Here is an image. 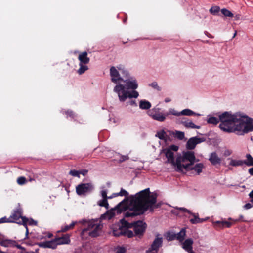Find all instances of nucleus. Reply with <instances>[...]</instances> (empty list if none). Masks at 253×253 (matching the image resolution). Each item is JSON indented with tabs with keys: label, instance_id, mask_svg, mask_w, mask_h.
<instances>
[{
	"label": "nucleus",
	"instance_id": "nucleus-57",
	"mask_svg": "<svg viewBox=\"0 0 253 253\" xmlns=\"http://www.w3.org/2000/svg\"><path fill=\"white\" fill-rule=\"evenodd\" d=\"M26 253H37L34 252V251H28V252H27Z\"/></svg>",
	"mask_w": 253,
	"mask_h": 253
},
{
	"label": "nucleus",
	"instance_id": "nucleus-23",
	"mask_svg": "<svg viewBox=\"0 0 253 253\" xmlns=\"http://www.w3.org/2000/svg\"><path fill=\"white\" fill-rule=\"evenodd\" d=\"M186 232L185 229H181L179 232L176 234V239L179 241L180 243L182 242L184 240L185 237L186 236Z\"/></svg>",
	"mask_w": 253,
	"mask_h": 253
},
{
	"label": "nucleus",
	"instance_id": "nucleus-45",
	"mask_svg": "<svg viewBox=\"0 0 253 253\" xmlns=\"http://www.w3.org/2000/svg\"><path fill=\"white\" fill-rule=\"evenodd\" d=\"M107 194V190H102L101 191V195L103 198H108Z\"/></svg>",
	"mask_w": 253,
	"mask_h": 253
},
{
	"label": "nucleus",
	"instance_id": "nucleus-7",
	"mask_svg": "<svg viewBox=\"0 0 253 253\" xmlns=\"http://www.w3.org/2000/svg\"><path fill=\"white\" fill-rule=\"evenodd\" d=\"M161 109L158 107H154L148 112V115L154 120L163 122L165 120L166 117L169 115L168 113L163 114L161 111Z\"/></svg>",
	"mask_w": 253,
	"mask_h": 253
},
{
	"label": "nucleus",
	"instance_id": "nucleus-6",
	"mask_svg": "<svg viewBox=\"0 0 253 253\" xmlns=\"http://www.w3.org/2000/svg\"><path fill=\"white\" fill-rule=\"evenodd\" d=\"M94 189V185L91 183H81L77 185L76 191L78 195H85L86 194L91 192Z\"/></svg>",
	"mask_w": 253,
	"mask_h": 253
},
{
	"label": "nucleus",
	"instance_id": "nucleus-46",
	"mask_svg": "<svg viewBox=\"0 0 253 253\" xmlns=\"http://www.w3.org/2000/svg\"><path fill=\"white\" fill-rule=\"evenodd\" d=\"M128 159H129V157L127 155L122 156L119 161L122 162L125 161L126 160H128Z\"/></svg>",
	"mask_w": 253,
	"mask_h": 253
},
{
	"label": "nucleus",
	"instance_id": "nucleus-20",
	"mask_svg": "<svg viewBox=\"0 0 253 253\" xmlns=\"http://www.w3.org/2000/svg\"><path fill=\"white\" fill-rule=\"evenodd\" d=\"M183 126L187 128L200 129L201 126L195 125L191 120L188 119L186 122H183Z\"/></svg>",
	"mask_w": 253,
	"mask_h": 253
},
{
	"label": "nucleus",
	"instance_id": "nucleus-38",
	"mask_svg": "<svg viewBox=\"0 0 253 253\" xmlns=\"http://www.w3.org/2000/svg\"><path fill=\"white\" fill-rule=\"evenodd\" d=\"M166 132L164 131L158 132L156 134V136L158 137L160 139H164L166 136Z\"/></svg>",
	"mask_w": 253,
	"mask_h": 253
},
{
	"label": "nucleus",
	"instance_id": "nucleus-30",
	"mask_svg": "<svg viewBox=\"0 0 253 253\" xmlns=\"http://www.w3.org/2000/svg\"><path fill=\"white\" fill-rule=\"evenodd\" d=\"M230 165L232 166H240L244 164V160H231L229 163Z\"/></svg>",
	"mask_w": 253,
	"mask_h": 253
},
{
	"label": "nucleus",
	"instance_id": "nucleus-24",
	"mask_svg": "<svg viewBox=\"0 0 253 253\" xmlns=\"http://www.w3.org/2000/svg\"><path fill=\"white\" fill-rule=\"evenodd\" d=\"M151 107L150 102L146 100H142L139 102V107L141 109H148Z\"/></svg>",
	"mask_w": 253,
	"mask_h": 253
},
{
	"label": "nucleus",
	"instance_id": "nucleus-43",
	"mask_svg": "<svg viewBox=\"0 0 253 253\" xmlns=\"http://www.w3.org/2000/svg\"><path fill=\"white\" fill-rule=\"evenodd\" d=\"M6 222H11L10 220H9V217L6 218V217H4L0 219V223Z\"/></svg>",
	"mask_w": 253,
	"mask_h": 253
},
{
	"label": "nucleus",
	"instance_id": "nucleus-9",
	"mask_svg": "<svg viewBox=\"0 0 253 253\" xmlns=\"http://www.w3.org/2000/svg\"><path fill=\"white\" fill-rule=\"evenodd\" d=\"M22 211L20 208H17L13 211V213L9 217V220L11 222H15L19 224H21L22 221V217H24L22 216Z\"/></svg>",
	"mask_w": 253,
	"mask_h": 253
},
{
	"label": "nucleus",
	"instance_id": "nucleus-59",
	"mask_svg": "<svg viewBox=\"0 0 253 253\" xmlns=\"http://www.w3.org/2000/svg\"><path fill=\"white\" fill-rule=\"evenodd\" d=\"M38 251H39V249H37L35 250V251H34V252H36L37 253H38Z\"/></svg>",
	"mask_w": 253,
	"mask_h": 253
},
{
	"label": "nucleus",
	"instance_id": "nucleus-2",
	"mask_svg": "<svg viewBox=\"0 0 253 253\" xmlns=\"http://www.w3.org/2000/svg\"><path fill=\"white\" fill-rule=\"evenodd\" d=\"M118 70L125 74L127 79H124L120 76L117 68L112 66L110 69V76L112 82L116 84L113 91L118 95L121 102H125L127 98H136L139 93L135 90L138 85L135 78L130 77L127 71L117 67Z\"/></svg>",
	"mask_w": 253,
	"mask_h": 253
},
{
	"label": "nucleus",
	"instance_id": "nucleus-50",
	"mask_svg": "<svg viewBox=\"0 0 253 253\" xmlns=\"http://www.w3.org/2000/svg\"><path fill=\"white\" fill-rule=\"evenodd\" d=\"M79 171H80V174H82L84 176H85L88 172V170H83Z\"/></svg>",
	"mask_w": 253,
	"mask_h": 253
},
{
	"label": "nucleus",
	"instance_id": "nucleus-18",
	"mask_svg": "<svg viewBox=\"0 0 253 253\" xmlns=\"http://www.w3.org/2000/svg\"><path fill=\"white\" fill-rule=\"evenodd\" d=\"M36 224H37V222L34 221L32 219H28V218H26V217H22V221L21 224L24 225L26 229V236L28 235V233H29L28 229L27 227V224H29L30 225H36Z\"/></svg>",
	"mask_w": 253,
	"mask_h": 253
},
{
	"label": "nucleus",
	"instance_id": "nucleus-3",
	"mask_svg": "<svg viewBox=\"0 0 253 253\" xmlns=\"http://www.w3.org/2000/svg\"><path fill=\"white\" fill-rule=\"evenodd\" d=\"M219 117L221 121L219 127L224 132L242 135L253 131V119L247 116L225 112Z\"/></svg>",
	"mask_w": 253,
	"mask_h": 253
},
{
	"label": "nucleus",
	"instance_id": "nucleus-49",
	"mask_svg": "<svg viewBox=\"0 0 253 253\" xmlns=\"http://www.w3.org/2000/svg\"><path fill=\"white\" fill-rule=\"evenodd\" d=\"M252 205L250 203H247L244 206V207L245 209H250L252 207Z\"/></svg>",
	"mask_w": 253,
	"mask_h": 253
},
{
	"label": "nucleus",
	"instance_id": "nucleus-52",
	"mask_svg": "<svg viewBox=\"0 0 253 253\" xmlns=\"http://www.w3.org/2000/svg\"><path fill=\"white\" fill-rule=\"evenodd\" d=\"M249 173L251 175H253V167L249 169Z\"/></svg>",
	"mask_w": 253,
	"mask_h": 253
},
{
	"label": "nucleus",
	"instance_id": "nucleus-14",
	"mask_svg": "<svg viewBox=\"0 0 253 253\" xmlns=\"http://www.w3.org/2000/svg\"><path fill=\"white\" fill-rule=\"evenodd\" d=\"M190 215L192 216V218L190 219V222L193 224L203 223L207 221L209 219V217L200 218L198 213L191 212Z\"/></svg>",
	"mask_w": 253,
	"mask_h": 253
},
{
	"label": "nucleus",
	"instance_id": "nucleus-42",
	"mask_svg": "<svg viewBox=\"0 0 253 253\" xmlns=\"http://www.w3.org/2000/svg\"><path fill=\"white\" fill-rule=\"evenodd\" d=\"M169 114H172L174 116H180V112H178L174 110V109H170L169 110Z\"/></svg>",
	"mask_w": 253,
	"mask_h": 253
},
{
	"label": "nucleus",
	"instance_id": "nucleus-8",
	"mask_svg": "<svg viewBox=\"0 0 253 253\" xmlns=\"http://www.w3.org/2000/svg\"><path fill=\"white\" fill-rule=\"evenodd\" d=\"M163 238L157 235L152 243L151 247L146 251V253H158L159 249L162 246Z\"/></svg>",
	"mask_w": 253,
	"mask_h": 253
},
{
	"label": "nucleus",
	"instance_id": "nucleus-58",
	"mask_svg": "<svg viewBox=\"0 0 253 253\" xmlns=\"http://www.w3.org/2000/svg\"><path fill=\"white\" fill-rule=\"evenodd\" d=\"M52 236V234L51 233L49 234L48 235V238H51Z\"/></svg>",
	"mask_w": 253,
	"mask_h": 253
},
{
	"label": "nucleus",
	"instance_id": "nucleus-17",
	"mask_svg": "<svg viewBox=\"0 0 253 253\" xmlns=\"http://www.w3.org/2000/svg\"><path fill=\"white\" fill-rule=\"evenodd\" d=\"M78 59L80 61L79 64H87L90 61L89 58L87 57V53L86 51L80 53Z\"/></svg>",
	"mask_w": 253,
	"mask_h": 253
},
{
	"label": "nucleus",
	"instance_id": "nucleus-40",
	"mask_svg": "<svg viewBox=\"0 0 253 253\" xmlns=\"http://www.w3.org/2000/svg\"><path fill=\"white\" fill-rule=\"evenodd\" d=\"M149 85L152 87H153L154 89H157L158 91L161 90V88L159 86L158 84L156 82H154L149 84Z\"/></svg>",
	"mask_w": 253,
	"mask_h": 253
},
{
	"label": "nucleus",
	"instance_id": "nucleus-33",
	"mask_svg": "<svg viewBox=\"0 0 253 253\" xmlns=\"http://www.w3.org/2000/svg\"><path fill=\"white\" fill-rule=\"evenodd\" d=\"M221 13L226 17H233V14L229 10L226 8H223L221 10Z\"/></svg>",
	"mask_w": 253,
	"mask_h": 253
},
{
	"label": "nucleus",
	"instance_id": "nucleus-25",
	"mask_svg": "<svg viewBox=\"0 0 253 253\" xmlns=\"http://www.w3.org/2000/svg\"><path fill=\"white\" fill-rule=\"evenodd\" d=\"M222 114V113H221V114ZM219 115H221V114L218 113L217 114V116H218V118H216V117H213V116H209V118L207 120V122L209 124H213V125H216L219 122H221V121L220 120L219 117Z\"/></svg>",
	"mask_w": 253,
	"mask_h": 253
},
{
	"label": "nucleus",
	"instance_id": "nucleus-15",
	"mask_svg": "<svg viewBox=\"0 0 253 253\" xmlns=\"http://www.w3.org/2000/svg\"><path fill=\"white\" fill-rule=\"evenodd\" d=\"M57 245L69 244L70 243V235L68 234L63 235L62 237L55 238Z\"/></svg>",
	"mask_w": 253,
	"mask_h": 253
},
{
	"label": "nucleus",
	"instance_id": "nucleus-32",
	"mask_svg": "<svg viewBox=\"0 0 253 253\" xmlns=\"http://www.w3.org/2000/svg\"><path fill=\"white\" fill-rule=\"evenodd\" d=\"M80 68L78 70V73L80 75H81L84 73L87 70H88V67L86 65V64H79Z\"/></svg>",
	"mask_w": 253,
	"mask_h": 253
},
{
	"label": "nucleus",
	"instance_id": "nucleus-41",
	"mask_svg": "<svg viewBox=\"0 0 253 253\" xmlns=\"http://www.w3.org/2000/svg\"><path fill=\"white\" fill-rule=\"evenodd\" d=\"M69 174L74 177L80 178V171L76 170H71L69 172Z\"/></svg>",
	"mask_w": 253,
	"mask_h": 253
},
{
	"label": "nucleus",
	"instance_id": "nucleus-10",
	"mask_svg": "<svg viewBox=\"0 0 253 253\" xmlns=\"http://www.w3.org/2000/svg\"><path fill=\"white\" fill-rule=\"evenodd\" d=\"M205 141L204 138H200L197 136L190 138L187 142L186 148L189 150L195 148L196 145Z\"/></svg>",
	"mask_w": 253,
	"mask_h": 253
},
{
	"label": "nucleus",
	"instance_id": "nucleus-28",
	"mask_svg": "<svg viewBox=\"0 0 253 253\" xmlns=\"http://www.w3.org/2000/svg\"><path fill=\"white\" fill-rule=\"evenodd\" d=\"M107 199L108 198H103V199L98 201L97 202L98 205L101 207H104L106 209H108L109 205Z\"/></svg>",
	"mask_w": 253,
	"mask_h": 253
},
{
	"label": "nucleus",
	"instance_id": "nucleus-48",
	"mask_svg": "<svg viewBox=\"0 0 253 253\" xmlns=\"http://www.w3.org/2000/svg\"><path fill=\"white\" fill-rule=\"evenodd\" d=\"M66 113L68 116L72 117V118L75 116L74 113L72 111H68Z\"/></svg>",
	"mask_w": 253,
	"mask_h": 253
},
{
	"label": "nucleus",
	"instance_id": "nucleus-19",
	"mask_svg": "<svg viewBox=\"0 0 253 253\" xmlns=\"http://www.w3.org/2000/svg\"><path fill=\"white\" fill-rule=\"evenodd\" d=\"M193 164H194V163L190 165L189 166V167L188 169H185L187 171L188 170H190V169L194 170L195 172H196V173L198 175L200 174V173H201V172L202 171V169L204 167L203 164L198 163V164H197L194 167H191V166L193 165Z\"/></svg>",
	"mask_w": 253,
	"mask_h": 253
},
{
	"label": "nucleus",
	"instance_id": "nucleus-37",
	"mask_svg": "<svg viewBox=\"0 0 253 253\" xmlns=\"http://www.w3.org/2000/svg\"><path fill=\"white\" fill-rule=\"evenodd\" d=\"M220 10V8L218 6H214L211 8L210 12L211 13L215 15Z\"/></svg>",
	"mask_w": 253,
	"mask_h": 253
},
{
	"label": "nucleus",
	"instance_id": "nucleus-29",
	"mask_svg": "<svg viewBox=\"0 0 253 253\" xmlns=\"http://www.w3.org/2000/svg\"><path fill=\"white\" fill-rule=\"evenodd\" d=\"M124 226L119 227L118 229L113 230V234L114 236H120L124 235Z\"/></svg>",
	"mask_w": 253,
	"mask_h": 253
},
{
	"label": "nucleus",
	"instance_id": "nucleus-55",
	"mask_svg": "<svg viewBox=\"0 0 253 253\" xmlns=\"http://www.w3.org/2000/svg\"><path fill=\"white\" fill-rule=\"evenodd\" d=\"M240 18V15H236L235 16V19L236 20H238Z\"/></svg>",
	"mask_w": 253,
	"mask_h": 253
},
{
	"label": "nucleus",
	"instance_id": "nucleus-35",
	"mask_svg": "<svg viewBox=\"0 0 253 253\" xmlns=\"http://www.w3.org/2000/svg\"><path fill=\"white\" fill-rule=\"evenodd\" d=\"M113 195L114 196H127L128 195V193L126 191L125 189L122 188L119 193H113Z\"/></svg>",
	"mask_w": 253,
	"mask_h": 253
},
{
	"label": "nucleus",
	"instance_id": "nucleus-56",
	"mask_svg": "<svg viewBox=\"0 0 253 253\" xmlns=\"http://www.w3.org/2000/svg\"><path fill=\"white\" fill-rule=\"evenodd\" d=\"M115 197V196H114V195H113V194L112 196L108 197V199H111V198H112L113 197Z\"/></svg>",
	"mask_w": 253,
	"mask_h": 253
},
{
	"label": "nucleus",
	"instance_id": "nucleus-1",
	"mask_svg": "<svg viewBox=\"0 0 253 253\" xmlns=\"http://www.w3.org/2000/svg\"><path fill=\"white\" fill-rule=\"evenodd\" d=\"M157 200L156 194H150L149 188H146L137 193L129 201L124 200L114 208L108 210L101 216L102 219H111L115 215L125 211V217H130L143 214L148 209L152 211Z\"/></svg>",
	"mask_w": 253,
	"mask_h": 253
},
{
	"label": "nucleus",
	"instance_id": "nucleus-11",
	"mask_svg": "<svg viewBox=\"0 0 253 253\" xmlns=\"http://www.w3.org/2000/svg\"><path fill=\"white\" fill-rule=\"evenodd\" d=\"M193 240L192 238H188L180 243L183 249L188 253H195L193 251Z\"/></svg>",
	"mask_w": 253,
	"mask_h": 253
},
{
	"label": "nucleus",
	"instance_id": "nucleus-22",
	"mask_svg": "<svg viewBox=\"0 0 253 253\" xmlns=\"http://www.w3.org/2000/svg\"><path fill=\"white\" fill-rule=\"evenodd\" d=\"M209 160L211 163L214 165L220 163L221 161L220 159L218 157L215 152L212 153L211 154Z\"/></svg>",
	"mask_w": 253,
	"mask_h": 253
},
{
	"label": "nucleus",
	"instance_id": "nucleus-44",
	"mask_svg": "<svg viewBox=\"0 0 253 253\" xmlns=\"http://www.w3.org/2000/svg\"><path fill=\"white\" fill-rule=\"evenodd\" d=\"M188 119L186 118H185V117H182V118H179L178 119H177V123L178 124H182L183 125V122H186V121H187Z\"/></svg>",
	"mask_w": 253,
	"mask_h": 253
},
{
	"label": "nucleus",
	"instance_id": "nucleus-39",
	"mask_svg": "<svg viewBox=\"0 0 253 253\" xmlns=\"http://www.w3.org/2000/svg\"><path fill=\"white\" fill-rule=\"evenodd\" d=\"M26 179L25 177L21 176L18 178L17 182L19 185H23L26 182Z\"/></svg>",
	"mask_w": 253,
	"mask_h": 253
},
{
	"label": "nucleus",
	"instance_id": "nucleus-16",
	"mask_svg": "<svg viewBox=\"0 0 253 253\" xmlns=\"http://www.w3.org/2000/svg\"><path fill=\"white\" fill-rule=\"evenodd\" d=\"M122 224L124 226V235H126L129 238H131L133 236V233L132 231L127 229L130 227L129 223L125 221L124 219L121 220Z\"/></svg>",
	"mask_w": 253,
	"mask_h": 253
},
{
	"label": "nucleus",
	"instance_id": "nucleus-21",
	"mask_svg": "<svg viewBox=\"0 0 253 253\" xmlns=\"http://www.w3.org/2000/svg\"><path fill=\"white\" fill-rule=\"evenodd\" d=\"M229 220H231V221H216L215 223L216 224H221L222 227H230L232 225L235 223L236 222L238 221V219H231V218H229Z\"/></svg>",
	"mask_w": 253,
	"mask_h": 253
},
{
	"label": "nucleus",
	"instance_id": "nucleus-4",
	"mask_svg": "<svg viewBox=\"0 0 253 253\" xmlns=\"http://www.w3.org/2000/svg\"><path fill=\"white\" fill-rule=\"evenodd\" d=\"M179 147L175 145H171L163 150L167 159V162L171 164L175 168L177 171L181 172L183 169H187L189 166L195 162V157L193 152H183L174 161V152L178 150Z\"/></svg>",
	"mask_w": 253,
	"mask_h": 253
},
{
	"label": "nucleus",
	"instance_id": "nucleus-54",
	"mask_svg": "<svg viewBox=\"0 0 253 253\" xmlns=\"http://www.w3.org/2000/svg\"><path fill=\"white\" fill-rule=\"evenodd\" d=\"M171 101V99L169 98H166L165 99V102L166 103L169 102Z\"/></svg>",
	"mask_w": 253,
	"mask_h": 253
},
{
	"label": "nucleus",
	"instance_id": "nucleus-5",
	"mask_svg": "<svg viewBox=\"0 0 253 253\" xmlns=\"http://www.w3.org/2000/svg\"><path fill=\"white\" fill-rule=\"evenodd\" d=\"M103 225L98 221H90L87 223L86 228L84 229L82 233L84 234L86 232L92 237H95L99 235Z\"/></svg>",
	"mask_w": 253,
	"mask_h": 253
},
{
	"label": "nucleus",
	"instance_id": "nucleus-61",
	"mask_svg": "<svg viewBox=\"0 0 253 253\" xmlns=\"http://www.w3.org/2000/svg\"><path fill=\"white\" fill-rule=\"evenodd\" d=\"M0 253H7L3 252V251H1L0 250Z\"/></svg>",
	"mask_w": 253,
	"mask_h": 253
},
{
	"label": "nucleus",
	"instance_id": "nucleus-36",
	"mask_svg": "<svg viewBox=\"0 0 253 253\" xmlns=\"http://www.w3.org/2000/svg\"><path fill=\"white\" fill-rule=\"evenodd\" d=\"M167 239L168 241H171L176 239V233L173 232H168L167 234Z\"/></svg>",
	"mask_w": 253,
	"mask_h": 253
},
{
	"label": "nucleus",
	"instance_id": "nucleus-53",
	"mask_svg": "<svg viewBox=\"0 0 253 253\" xmlns=\"http://www.w3.org/2000/svg\"><path fill=\"white\" fill-rule=\"evenodd\" d=\"M130 104L131 105L137 106V104L135 102V101H133V100L130 101Z\"/></svg>",
	"mask_w": 253,
	"mask_h": 253
},
{
	"label": "nucleus",
	"instance_id": "nucleus-13",
	"mask_svg": "<svg viewBox=\"0 0 253 253\" xmlns=\"http://www.w3.org/2000/svg\"><path fill=\"white\" fill-rule=\"evenodd\" d=\"M37 244L40 247L52 249H55L58 246L55 238L50 241L38 243Z\"/></svg>",
	"mask_w": 253,
	"mask_h": 253
},
{
	"label": "nucleus",
	"instance_id": "nucleus-31",
	"mask_svg": "<svg viewBox=\"0 0 253 253\" xmlns=\"http://www.w3.org/2000/svg\"><path fill=\"white\" fill-rule=\"evenodd\" d=\"M195 114L196 113L194 112L189 109H184L180 112V115L190 116Z\"/></svg>",
	"mask_w": 253,
	"mask_h": 253
},
{
	"label": "nucleus",
	"instance_id": "nucleus-62",
	"mask_svg": "<svg viewBox=\"0 0 253 253\" xmlns=\"http://www.w3.org/2000/svg\"><path fill=\"white\" fill-rule=\"evenodd\" d=\"M236 35V32H235V33L234 34L233 37H235Z\"/></svg>",
	"mask_w": 253,
	"mask_h": 253
},
{
	"label": "nucleus",
	"instance_id": "nucleus-12",
	"mask_svg": "<svg viewBox=\"0 0 253 253\" xmlns=\"http://www.w3.org/2000/svg\"><path fill=\"white\" fill-rule=\"evenodd\" d=\"M146 227L145 223L141 221H138L134 223L133 228L135 233L137 235H141L144 232Z\"/></svg>",
	"mask_w": 253,
	"mask_h": 253
},
{
	"label": "nucleus",
	"instance_id": "nucleus-27",
	"mask_svg": "<svg viewBox=\"0 0 253 253\" xmlns=\"http://www.w3.org/2000/svg\"><path fill=\"white\" fill-rule=\"evenodd\" d=\"M246 159L244 160V164L248 166H253V158L252 156L249 154H247L246 155Z\"/></svg>",
	"mask_w": 253,
	"mask_h": 253
},
{
	"label": "nucleus",
	"instance_id": "nucleus-60",
	"mask_svg": "<svg viewBox=\"0 0 253 253\" xmlns=\"http://www.w3.org/2000/svg\"><path fill=\"white\" fill-rule=\"evenodd\" d=\"M17 247H18V248H19V249H21V246L20 245H18V246H17Z\"/></svg>",
	"mask_w": 253,
	"mask_h": 253
},
{
	"label": "nucleus",
	"instance_id": "nucleus-47",
	"mask_svg": "<svg viewBox=\"0 0 253 253\" xmlns=\"http://www.w3.org/2000/svg\"><path fill=\"white\" fill-rule=\"evenodd\" d=\"M179 209L180 210V211H182L183 212H187L189 214H191V211H189V210L185 208H179Z\"/></svg>",
	"mask_w": 253,
	"mask_h": 253
},
{
	"label": "nucleus",
	"instance_id": "nucleus-51",
	"mask_svg": "<svg viewBox=\"0 0 253 253\" xmlns=\"http://www.w3.org/2000/svg\"><path fill=\"white\" fill-rule=\"evenodd\" d=\"M249 195L251 199V202L253 203V190L249 193Z\"/></svg>",
	"mask_w": 253,
	"mask_h": 253
},
{
	"label": "nucleus",
	"instance_id": "nucleus-34",
	"mask_svg": "<svg viewBox=\"0 0 253 253\" xmlns=\"http://www.w3.org/2000/svg\"><path fill=\"white\" fill-rule=\"evenodd\" d=\"M174 136L179 140H182L184 138V133L182 131H176L174 134Z\"/></svg>",
	"mask_w": 253,
	"mask_h": 253
},
{
	"label": "nucleus",
	"instance_id": "nucleus-26",
	"mask_svg": "<svg viewBox=\"0 0 253 253\" xmlns=\"http://www.w3.org/2000/svg\"><path fill=\"white\" fill-rule=\"evenodd\" d=\"M76 223L77 222L73 221L69 225H63L61 227V230L58 231V232H65L70 229H72L74 227Z\"/></svg>",
	"mask_w": 253,
	"mask_h": 253
}]
</instances>
